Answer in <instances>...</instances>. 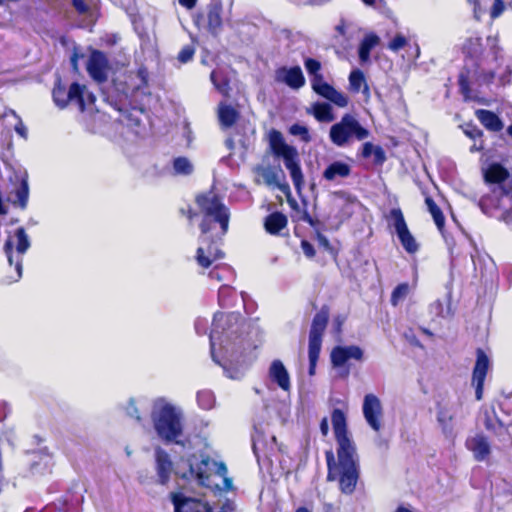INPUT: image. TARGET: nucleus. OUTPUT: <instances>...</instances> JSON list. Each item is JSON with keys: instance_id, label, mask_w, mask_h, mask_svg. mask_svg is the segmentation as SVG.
<instances>
[{"instance_id": "nucleus-1", "label": "nucleus", "mask_w": 512, "mask_h": 512, "mask_svg": "<svg viewBox=\"0 0 512 512\" xmlns=\"http://www.w3.org/2000/svg\"><path fill=\"white\" fill-rule=\"evenodd\" d=\"M331 423L337 443V460L331 449L325 451L327 481H337L341 493L351 495L360 478L356 445L349 434L347 415L342 409L332 410Z\"/></svg>"}, {"instance_id": "nucleus-2", "label": "nucleus", "mask_w": 512, "mask_h": 512, "mask_svg": "<svg viewBox=\"0 0 512 512\" xmlns=\"http://www.w3.org/2000/svg\"><path fill=\"white\" fill-rule=\"evenodd\" d=\"M195 204L198 212H196L190 204L186 207L179 208V214L192 223L195 217L201 216L199 229L203 236L208 235L219 226L216 233L220 239L225 236L229 230L230 210L223 202L222 198L213 191H206L196 194Z\"/></svg>"}, {"instance_id": "nucleus-3", "label": "nucleus", "mask_w": 512, "mask_h": 512, "mask_svg": "<svg viewBox=\"0 0 512 512\" xmlns=\"http://www.w3.org/2000/svg\"><path fill=\"white\" fill-rule=\"evenodd\" d=\"M484 50L480 36L468 37L462 44L461 51L464 56V65L458 75V87L465 101L472 99L471 76H475L480 84L490 85L494 82L496 76L494 70L481 71Z\"/></svg>"}, {"instance_id": "nucleus-4", "label": "nucleus", "mask_w": 512, "mask_h": 512, "mask_svg": "<svg viewBox=\"0 0 512 512\" xmlns=\"http://www.w3.org/2000/svg\"><path fill=\"white\" fill-rule=\"evenodd\" d=\"M269 147L275 157L283 159L295 189L300 192L305 181L298 150L287 144L282 133L276 129H271L269 132Z\"/></svg>"}, {"instance_id": "nucleus-5", "label": "nucleus", "mask_w": 512, "mask_h": 512, "mask_svg": "<svg viewBox=\"0 0 512 512\" xmlns=\"http://www.w3.org/2000/svg\"><path fill=\"white\" fill-rule=\"evenodd\" d=\"M154 429L165 443L181 444L178 440L183 435L181 413L169 403L163 404L152 413Z\"/></svg>"}, {"instance_id": "nucleus-6", "label": "nucleus", "mask_w": 512, "mask_h": 512, "mask_svg": "<svg viewBox=\"0 0 512 512\" xmlns=\"http://www.w3.org/2000/svg\"><path fill=\"white\" fill-rule=\"evenodd\" d=\"M369 135V130L363 127L351 114L343 115L338 123L331 126L329 133L331 142L338 147L345 146L352 137L362 141L368 138Z\"/></svg>"}, {"instance_id": "nucleus-7", "label": "nucleus", "mask_w": 512, "mask_h": 512, "mask_svg": "<svg viewBox=\"0 0 512 512\" xmlns=\"http://www.w3.org/2000/svg\"><path fill=\"white\" fill-rule=\"evenodd\" d=\"M389 226H393L399 242L408 254H415L419 250V244L410 232L404 214L400 208H392L386 215Z\"/></svg>"}, {"instance_id": "nucleus-8", "label": "nucleus", "mask_w": 512, "mask_h": 512, "mask_svg": "<svg viewBox=\"0 0 512 512\" xmlns=\"http://www.w3.org/2000/svg\"><path fill=\"white\" fill-rule=\"evenodd\" d=\"M6 200L14 207L25 210L29 201V184L27 174L14 173L9 177Z\"/></svg>"}, {"instance_id": "nucleus-9", "label": "nucleus", "mask_w": 512, "mask_h": 512, "mask_svg": "<svg viewBox=\"0 0 512 512\" xmlns=\"http://www.w3.org/2000/svg\"><path fill=\"white\" fill-rule=\"evenodd\" d=\"M84 94L85 86L78 82H73L68 91L59 83L52 91L53 100L59 108H65L69 102H75L81 111L86 109Z\"/></svg>"}, {"instance_id": "nucleus-10", "label": "nucleus", "mask_w": 512, "mask_h": 512, "mask_svg": "<svg viewBox=\"0 0 512 512\" xmlns=\"http://www.w3.org/2000/svg\"><path fill=\"white\" fill-rule=\"evenodd\" d=\"M223 6L220 1L210 2L204 13L197 16L195 23L199 26L201 22L205 23L207 31L213 36H217L223 28Z\"/></svg>"}, {"instance_id": "nucleus-11", "label": "nucleus", "mask_w": 512, "mask_h": 512, "mask_svg": "<svg viewBox=\"0 0 512 512\" xmlns=\"http://www.w3.org/2000/svg\"><path fill=\"white\" fill-rule=\"evenodd\" d=\"M490 366L487 354L481 349L476 350V361L472 371L471 383L475 387V398L480 401L483 398L484 383Z\"/></svg>"}, {"instance_id": "nucleus-12", "label": "nucleus", "mask_w": 512, "mask_h": 512, "mask_svg": "<svg viewBox=\"0 0 512 512\" xmlns=\"http://www.w3.org/2000/svg\"><path fill=\"white\" fill-rule=\"evenodd\" d=\"M362 410L368 425L374 431L379 432L383 417V408L380 399L375 394H366L364 396Z\"/></svg>"}, {"instance_id": "nucleus-13", "label": "nucleus", "mask_w": 512, "mask_h": 512, "mask_svg": "<svg viewBox=\"0 0 512 512\" xmlns=\"http://www.w3.org/2000/svg\"><path fill=\"white\" fill-rule=\"evenodd\" d=\"M330 316V307L323 305L320 310L314 315L309 331V345L311 347L322 346L323 335L327 328Z\"/></svg>"}, {"instance_id": "nucleus-14", "label": "nucleus", "mask_w": 512, "mask_h": 512, "mask_svg": "<svg viewBox=\"0 0 512 512\" xmlns=\"http://www.w3.org/2000/svg\"><path fill=\"white\" fill-rule=\"evenodd\" d=\"M109 67L108 59L104 52L94 49L90 53L86 69L92 79L98 83L107 80V70Z\"/></svg>"}, {"instance_id": "nucleus-15", "label": "nucleus", "mask_w": 512, "mask_h": 512, "mask_svg": "<svg viewBox=\"0 0 512 512\" xmlns=\"http://www.w3.org/2000/svg\"><path fill=\"white\" fill-rule=\"evenodd\" d=\"M203 242H207V247L197 248L195 260L200 267L207 269L213 262L222 259L224 252L216 245V241L212 237L203 238Z\"/></svg>"}, {"instance_id": "nucleus-16", "label": "nucleus", "mask_w": 512, "mask_h": 512, "mask_svg": "<svg viewBox=\"0 0 512 512\" xmlns=\"http://www.w3.org/2000/svg\"><path fill=\"white\" fill-rule=\"evenodd\" d=\"M175 512H211V506L200 499L184 496L182 493H171Z\"/></svg>"}, {"instance_id": "nucleus-17", "label": "nucleus", "mask_w": 512, "mask_h": 512, "mask_svg": "<svg viewBox=\"0 0 512 512\" xmlns=\"http://www.w3.org/2000/svg\"><path fill=\"white\" fill-rule=\"evenodd\" d=\"M364 358L363 350L357 345L335 346L330 354L331 364L335 368L343 367L349 359L362 361Z\"/></svg>"}, {"instance_id": "nucleus-18", "label": "nucleus", "mask_w": 512, "mask_h": 512, "mask_svg": "<svg viewBox=\"0 0 512 512\" xmlns=\"http://www.w3.org/2000/svg\"><path fill=\"white\" fill-rule=\"evenodd\" d=\"M352 174V166L341 160H334L327 164L322 172V179L328 183L340 184Z\"/></svg>"}, {"instance_id": "nucleus-19", "label": "nucleus", "mask_w": 512, "mask_h": 512, "mask_svg": "<svg viewBox=\"0 0 512 512\" xmlns=\"http://www.w3.org/2000/svg\"><path fill=\"white\" fill-rule=\"evenodd\" d=\"M275 79L294 90H298L305 85V77L300 66L278 68L275 71Z\"/></svg>"}, {"instance_id": "nucleus-20", "label": "nucleus", "mask_w": 512, "mask_h": 512, "mask_svg": "<svg viewBox=\"0 0 512 512\" xmlns=\"http://www.w3.org/2000/svg\"><path fill=\"white\" fill-rule=\"evenodd\" d=\"M483 179L486 184L499 185L503 192L509 180V171L501 163L493 162L483 170Z\"/></svg>"}, {"instance_id": "nucleus-21", "label": "nucleus", "mask_w": 512, "mask_h": 512, "mask_svg": "<svg viewBox=\"0 0 512 512\" xmlns=\"http://www.w3.org/2000/svg\"><path fill=\"white\" fill-rule=\"evenodd\" d=\"M465 446L472 452L474 459L478 462L488 459L491 453L490 444L483 434H476L467 438Z\"/></svg>"}, {"instance_id": "nucleus-22", "label": "nucleus", "mask_w": 512, "mask_h": 512, "mask_svg": "<svg viewBox=\"0 0 512 512\" xmlns=\"http://www.w3.org/2000/svg\"><path fill=\"white\" fill-rule=\"evenodd\" d=\"M155 460L158 482L161 485H166L170 481L173 471V463L170 456L165 450L157 448L155 451Z\"/></svg>"}, {"instance_id": "nucleus-23", "label": "nucleus", "mask_w": 512, "mask_h": 512, "mask_svg": "<svg viewBox=\"0 0 512 512\" xmlns=\"http://www.w3.org/2000/svg\"><path fill=\"white\" fill-rule=\"evenodd\" d=\"M217 117L222 129H229L237 124L241 114L231 104L220 102L217 108Z\"/></svg>"}, {"instance_id": "nucleus-24", "label": "nucleus", "mask_w": 512, "mask_h": 512, "mask_svg": "<svg viewBox=\"0 0 512 512\" xmlns=\"http://www.w3.org/2000/svg\"><path fill=\"white\" fill-rule=\"evenodd\" d=\"M269 377L282 390L289 391L291 387L290 376L286 367L280 360H274L271 363L269 368Z\"/></svg>"}, {"instance_id": "nucleus-25", "label": "nucleus", "mask_w": 512, "mask_h": 512, "mask_svg": "<svg viewBox=\"0 0 512 512\" xmlns=\"http://www.w3.org/2000/svg\"><path fill=\"white\" fill-rule=\"evenodd\" d=\"M484 426L487 431L493 433L500 441L503 442L505 447L512 446V437L508 428L499 419L493 420L490 416H486Z\"/></svg>"}, {"instance_id": "nucleus-26", "label": "nucleus", "mask_w": 512, "mask_h": 512, "mask_svg": "<svg viewBox=\"0 0 512 512\" xmlns=\"http://www.w3.org/2000/svg\"><path fill=\"white\" fill-rule=\"evenodd\" d=\"M196 478L199 483V485L209 488L213 492H221V491H235V487L233 485V479L229 476L223 477V487H221L218 484L211 485L210 484V478L211 475L207 473L206 471L199 468V470L196 472Z\"/></svg>"}, {"instance_id": "nucleus-27", "label": "nucleus", "mask_w": 512, "mask_h": 512, "mask_svg": "<svg viewBox=\"0 0 512 512\" xmlns=\"http://www.w3.org/2000/svg\"><path fill=\"white\" fill-rule=\"evenodd\" d=\"M475 115L488 131L500 132L504 127L503 121L500 117L491 110L478 109L475 111Z\"/></svg>"}, {"instance_id": "nucleus-28", "label": "nucleus", "mask_w": 512, "mask_h": 512, "mask_svg": "<svg viewBox=\"0 0 512 512\" xmlns=\"http://www.w3.org/2000/svg\"><path fill=\"white\" fill-rule=\"evenodd\" d=\"M288 224V219L282 212H272L266 216L264 228L271 235H278Z\"/></svg>"}, {"instance_id": "nucleus-29", "label": "nucleus", "mask_w": 512, "mask_h": 512, "mask_svg": "<svg viewBox=\"0 0 512 512\" xmlns=\"http://www.w3.org/2000/svg\"><path fill=\"white\" fill-rule=\"evenodd\" d=\"M262 176L266 185L277 187L281 192H283L288 197V201L290 203L296 204L294 199H290L291 190L289 184L285 181H280L278 172H276L273 169H265L262 173Z\"/></svg>"}, {"instance_id": "nucleus-30", "label": "nucleus", "mask_w": 512, "mask_h": 512, "mask_svg": "<svg viewBox=\"0 0 512 512\" xmlns=\"http://www.w3.org/2000/svg\"><path fill=\"white\" fill-rule=\"evenodd\" d=\"M437 421L441 426L442 432L445 436H452L454 427L453 420L454 416L451 414L447 407L442 406L441 403L437 404Z\"/></svg>"}, {"instance_id": "nucleus-31", "label": "nucleus", "mask_w": 512, "mask_h": 512, "mask_svg": "<svg viewBox=\"0 0 512 512\" xmlns=\"http://www.w3.org/2000/svg\"><path fill=\"white\" fill-rule=\"evenodd\" d=\"M312 114L319 122H332L334 120L332 106L326 102H315L312 105Z\"/></svg>"}, {"instance_id": "nucleus-32", "label": "nucleus", "mask_w": 512, "mask_h": 512, "mask_svg": "<svg viewBox=\"0 0 512 512\" xmlns=\"http://www.w3.org/2000/svg\"><path fill=\"white\" fill-rule=\"evenodd\" d=\"M379 43V37L374 34L366 35L358 48V55L361 62H366L369 60L371 50Z\"/></svg>"}, {"instance_id": "nucleus-33", "label": "nucleus", "mask_w": 512, "mask_h": 512, "mask_svg": "<svg viewBox=\"0 0 512 512\" xmlns=\"http://www.w3.org/2000/svg\"><path fill=\"white\" fill-rule=\"evenodd\" d=\"M233 319H237V316L231 314V315H223L221 314L218 318L217 316L214 317L212 322V329L210 333V343H211V350L214 349V340L220 339V335L224 332V327H222L221 322L224 323H231Z\"/></svg>"}, {"instance_id": "nucleus-34", "label": "nucleus", "mask_w": 512, "mask_h": 512, "mask_svg": "<svg viewBox=\"0 0 512 512\" xmlns=\"http://www.w3.org/2000/svg\"><path fill=\"white\" fill-rule=\"evenodd\" d=\"M425 204H426L427 209H428L429 213L431 214L438 230L440 232H442L445 227V216H444L441 208L436 204V202L430 196L425 197Z\"/></svg>"}, {"instance_id": "nucleus-35", "label": "nucleus", "mask_w": 512, "mask_h": 512, "mask_svg": "<svg viewBox=\"0 0 512 512\" xmlns=\"http://www.w3.org/2000/svg\"><path fill=\"white\" fill-rule=\"evenodd\" d=\"M463 132L470 139H473V140L479 139L480 140L479 145L474 144L473 146H471V148H470L471 152L481 151L484 149L483 140H482L484 133L475 124L467 123L465 128L463 129Z\"/></svg>"}, {"instance_id": "nucleus-36", "label": "nucleus", "mask_w": 512, "mask_h": 512, "mask_svg": "<svg viewBox=\"0 0 512 512\" xmlns=\"http://www.w3.org/2000/svg\"><path fill=\"white\" fill-rule=\"evenodd\" d=\"M349 88L353 93H359L361 87L367 83L364 72L360 69H354L349 74Z\"/></svg>"}, {"instance_id": "nucleus-37", "label": "nucleus", "mask_w": 512, "mask_h": 512, "mask_svg": "<svg viewBox=\"0 0 512 512\" xmlns=\"http://www.w3.org/2000/svg\"><path fill=\"white\" fill-rule=\"evenodd\" d=\"M173 170L176 175H190L193 172V165L188 158L179 156L173 160Z\"/></svg>"}, {"instance_id": "nucleus-38", "label": "nucleus", "mask_w": 512, "mask_h": 512, "mask_svg": "<svg viewBox=\"0 0 512 512\" xmlns=\"http://www.w3.org/2000/svg\"><path fill=\"white\" fill-rule=\"evenodd\" d=\"M410 287L409 284L404 282L398 284L392 291L390 296V303L392 306L396 307L401 301H403L409 294Z\"/></svg>"}, {"instance_id": "nucleus-39", "label": "nucleus", "mask_w": 512, "mask_h": 512, "mask_svg": "<svg viewBox=\"0 0 512 512\" xmlns=\"http://www.w3.org/2000/svg\"><path fill=\"white\" fill-rule=\"evenodd\" d=\"M210 463H212L216 467L215 473L218 476H220L222 478L225 476H228V469H227L226 464L222 461H219V462L214 461L209 456H205L200 460V462L198 464V468H201L203 470V468H207ZM198 470L199 469H197V471Z\"/></svg>"}, {"instance_id": "nucleus-40", "label": "nucleus", "mask_w": 512, "mask_h": 512, "mask_svg": "<svg viewBox=\"0 0 512 512\" xmlns=\"http://www.w3.org/2000/svg\"><path fill=\"white\" fill-rule=\"evenodd\" d=\"M17 239L16 251L18 254L23 255L30 247V241L24 227H19L15 231Z\"/></svg>"}, {"instance_id": "nucleus-41", "label": "nucleus", "mask_w": 512, "mask_h": 512, "mask_svg": "<svg viewBox=\"0 0 512 512\" xmlns=\"http://www.w3.org/2000/svg\"><path fill=\"white\" fill-rule=\"evenodd\" d=\"M289 133L293 136H299L304 143H309L312 140L309 129L298 123L289 127Z\"/></svg>"}, {"instance_id": "nucleus-42", "label": "nucleus", "mask_w": 512, "mask_h": 512, "mask_svg": "<svg viewBox=\"0 0 512 512\" xmlns=\"http://www.w3.org/2000/svg\"><path fill=\"white\" fill-rule=\"evenodd\" d=\"M321 348L308 346V357H309V375L315 374L316 365L320 356Z\"/></svg>"}, {"instance_id": "nucleus-43", "label": "nucleus", "mask_w": 512, "mask_h": 512, "mask_svg": "<svg viewBox=\"0 0 512 512\" xmlns=\"http://www.w3.org/2000/svg\"><path fill=\"white\" fill-rule=\"evenodd\" d=\"M328 100L340 108L347 107L349 104V97L336 88Z\"/></svg>"}, {"instance_id": "nucleus-44", "label": "nucleus", "mask_w": 512, "mask_h": 512, "mask_svg": "<svg viewBox=\"0 0 512 512\" xmlns=\"http://www.w3.org/2000/svg\"><path fill=\"white\" fill-rule=\"evenodd\" d=\"M210 79L216 89L222 94L227 95L229 90V81L223 78L221 81H218V72L213 70L210 74Z\"/></svg>"}, {"instance_id": "nucleus-45", "label": "nucleus", "mask_w": 512, "mask_h": 512, "mask_svg": "<svg viewBox=\"0 0 512 512\" xmlns=\"http://www.w3.org/2000/svg\"><path fill=\"white\" fill-rule=\"evenodd\" d=\"M195 54V48L193 45H185L181 48L177 55V59L181 63H187L191 61Z\"/></svg>"}, {"instance_id": "nucleus-46", "label": "nucleus", "mask_w": 512, "mask_h": 512, "mask_svg": "<svg viewBox=\"0 0 512 512\" xmlns=\"http://www.w3.org/2000/svg\"><path fill=\"white\" fill-rule=\"evenodd\" d=\"M197 401L204 409H210L213 405L214 398L209 391H201L197 393Z\"/></svg>"}, {"instance_id": "nucleus-47", "label": "nucleus", "mask_w": 512, "mask_h": 512, "mask_svg": "<svg viewBox=\"0 0 512 512\" xmlns=\"http://www.w3.org/2000/svg\"><path fill=\"white\" fill-rule=\"evenodd\" d=\"M408 41L406 37L402 34H397L389 43H388V49H390L393 52H398L399 50L403 49L407 45Z\"/></svg>"}, {"instance_id": "nucleus-48", "label": "nucleus", "mask_w": 512, "mask_h": 512, "mask_svg": "<svg viewBox=\"0 0 512 512\" xmlns=\"http://www.w3.org/2000/svg\"><path fill=\"white\" fill-rule=\"evenodd\" d=\"M304 66L309 76L319 74L322 67L321 62L314 58H306L304 61Z\"/></svg>"}, {"instance_id": "nucleus-49", "label": "nucleus", "mask_w": 512, "mask_h": 512, "mask_svg": "<svg viewBox=\"0 0 512 512\" xmlns=\"http://www.w3.org/2000/svg\"><path fill=\"white\" fill-rule=\"evenodd\" d=\"M126 414L129 417L134 418L139 423L142 422V420H143L140 410L138 409V407L136 405V401L133 398H131L127 404Z\"/></svg>"}, {"instance_id": "nucleus-50", "label": "nucleus", "mask_w": 512, "mask_h": 512, "mask_svg": "<svg viewBox=\"0 0 512 512\" xmlns=\"http://www.w3.org/2000/svg\"><path fill=\"white\" fill-rule=\"evenodd\" d=\"M372 155H373V163L377 166L383 165L387 159L386 153H385L384 149L382 148V146H380V145H375Z\"/></svg>"}, {"instance_id": "nucleus-51", "label": "nucleus", "mask_w": 512, "mask_h": 512, "mask_svg": "<svg viewBox=\"0 0 512 512\" xmlns=\"http://www.w3.org/2000/svg\"><path fill=\"white\" fill-rule=\"evenodd\" d=\"M505 10V4L503 0H494V3L490 9V18L497 19L502 15Z\"/></svg>"}, {"instance_id": "nucleus-52", "label": "nucleus", "mask_w": 512, "mask_h": 512, "mask_svg": "<svg viewBox=\"0 0 512 512\" xmlns=\"http://www.w3.org/2000/svg\"><path fill=\"white\" fill-rule=\"evenodd\" d=\"M334 90H335V87L333 85L329 84L328 82H326L325 84L321 85L315 91V93L328 100Z\"/></svg>"}, {"instance_id": "nucleus-53", "label": "nucleus", "mask_w": 512, "mask_h": 512, "mask_svg": "<svg viewBox=\"0 0 512 512\" xmlns=\"http://www.w3.org/2000/svg\"><path fill=\"white\" fill-rule=\"evenodd\" d=\"M72 6L79 15H85L90 10L88 4L84 0H72Z\"/></svg>"}, {"instance_id": "nucleus-54", "label": "nucleus", "mask_w": 512, "mask_h": 512, "mask_svg": "<svg viewBox=\"0 0 512 512\" xmlns=\"http://www.w3.org/2000/svg\"><path fill=\"white\" fill-rule=\"evenodd\" d=\"M301 248L303 250V253L308 258H314L315 257V255H316L315 248H314V246L308 240L303 239L301 241Z\"/></svg>"}, {"instance_id": "nucleus-55", "label": "nucleus", "mask_w": 512, "mask_h": 512, "mask_svg": "<svg viewBox=\"0 0 512 512\" xmlns=\"http://www.w3.org/2000/svg\"><path fill=\"white\" fill-rule=\"evenodd\" d=\"M311 88L315 92L321 85L325 84L326 81L322 73L310 76Z\"/></svg>"}, {"instance_id": "nucleus-56", "label": "nucleus", "mask_w": 512, "mask_h": 512, "mask_svg": "<svg viewBox=\"0 0 512 512\" xmlns=\"http://www.w3.org/2000/svg\"><path fill=\"white\" fill-rule=\"evenodd\" d=\"M237 509V505L234 500L226 498L222 503L220 510L218 512H235Z\"/></svg>"}, {"instance_id": "nucleus-57", "label": "nucleus", "mask_w": 512, "mask_h": 512, "mask_svg": "<svg viewBox=\"0 0 512 512\" xmlns=\"http://www.w3.org/2000/svg\"><path fill=\"white\" fill-rule=\"evenodd\" d=\"M4 252L7 256L10 265L13 264V242L11 238H8L4 243Z\"/></svg>"}, {"instance_id": "nucleus-58", "label": "nucleus", "mask_w": 512, "mask_h": 512, "mask_svg": "<svg viewBox=\"0 0 512 512\" xmlns=\"http://www.w3.org/2000/svg\"><path fill=\"white\" fill-rule=\"evenodd\" d=\"M374 147L375 145H373V143L371 142H365L363 145H362V150L360 152V156L364 159H367L369 158L370 156H372V153H373V150H374Z\"/></svg>"}, {"instance_id": "nucleus-59", "label": "nucleus", "mask_w": 512, "mask_h": 512, "mask_svg": "<svg viewBox=\"0 0 512 512\" xmlns=\"http://www.w3.org/2000/svg\"><path fill=\"white\" fill-rule=\"evenodd\" d=\"M512 69L507 67L505 72L499 77V84L501 86H506L511 83Z\"/></svg>"}, {"instance_id": "nucleus-60", "label": "nucleus", "mask_w": 512, "mask_h": 512, "mask_svg": "<svg viewBox=\"0 0 512 512\" xmlns=\"http://www.w3.org/2000/svg\"><path fill=\"white\" fill-rule=\"evenodd\" d=\"M316 239L321 247L325 248L326 250L332 249L329 239L324 234L317 232Z\"/></svg>"}, {"instance_id": "nucleus-61", "label": "nucleus", "mask_w": 512, "mask_h": 512, "mask_svg": "<svg viewBox=\"0 0 512 512\" xmlns=\"http://www.w3.org/2000/svg\"><path fill=\"white\" fill-rule=\"evenodd\" d=\"M344 320L345 319L342 316H340V315H338V316H336L334 318V321H333V323H334V330H335V332L337 334H340L342 332V326L344 324Z\"/></svg>"}, {"instance_id": "nucleus-62", "label": "nucleus", "mask_w": 512, "mask_h": 512, "mask_svg": "<svg viewBox=\"0 0 512 512\" xmlns=\"http://www.w3.org/2000/svg\"><path fill=\"white\" fill-rule=\"evenodd\" d=\"M320 431L324 437H326L329 433V424L328 419L326 417L322 418V420L320 421Z\"/></svg>"}, {"instance_id": "nucleus-63", "label": "nucleus", "mask_w": 512, "mask_h": 512, "mask_svg": "<svg viewBox=\"0 0 512 512\" xmlns=\"http://www.w3.org/2000/svg\"><path fill=\"white\" fill-rule=\"evenodd\" d=\"M503 195L509 196L512 195V176L509 175V180L507 184L503 187Z\"/></svg>"}, {"instance_id": "nucleus-64", "label": "nucleus", "mask_w": 512, "mask_h": 512, "mask_svg": "<svg viewBox=\"0 0 512 512\" xmlns=\"http://www.w3.org/2000/svg\"><path fill=\"white\" fill-rule=\"evenodd\" d=\"M197 0H179V3L187 8L192 9L196 5Z\"/></svg>"}]
</instances>
